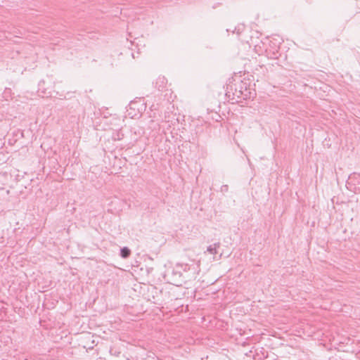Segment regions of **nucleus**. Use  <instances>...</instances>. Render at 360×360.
<instances>
[{
    "label": "nucleus",
    "mask_w": 360,
    "mask_h": 360,
    "mask_svg": "<svg viewBox=\"0 0 360 360\" xmlns=\"http://www.w3.org/2000/svg\"><path fill=\"white\" fill-rule=\"evenodd\" d=\"M167 80L165 77H159L156 80V86L159 89H163L165 86Z\"/></svg>",
    "instance_id": "nucleus-1"
},
{
    "label": "nucleus",
    "mask_w": 360,
    "mask_h": 360,
    "mask_svg": "<svg viewBox=\"0 0 360 360\" xmlns=\"http://www.w3.org/2000/svg\"><path fill=\"white\" fill-rule=\"evenodd\" d=\"M219 243H214L213 245H210L207 248V251L211 255H216L217 253V248H219Z\"/></svg>",
    "instance_id": "nucleus-2"
},
{
    "label": "nucleus",
    "mask_w": 360,
    "mask_h": 360,
    "mask_svg": "<svg viewBox=\"0 0 360 360\" xmlns=\"http://www.w3.org/2000/svg\"><path fill=\"white\" fill-rule=\"evenodd\" d=\"M131 255V250L127 248L124 247L120 250V255L122 258L126 259L128 258Z\"/></svg>",
    "instance_id": "nucleus-3"
},
{
    "label": "nucleus",
    "mask_w": 360,
    "mask_h": 360,
    "mask_svg": "<svg viewBox=\"0 0 360 360\" xmlns=\"http://www.w3.org/2000/svg\"><path fill=\"white\" fill-rule=\"evenodd\" d=\"M221 190V191H228V186L227 185L222 186Z\"/></svg>",
    "instance_id": "nucleus-4"
}]
</instances>
